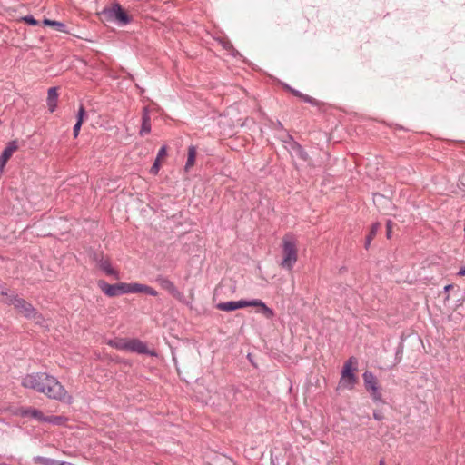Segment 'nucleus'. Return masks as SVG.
I'll return each mask as SVG.
<instances>
[{
	"label": "nucleus",
	"mask_w": 465,
	"mask_h": 465,
	"mask_svg": "<svg viewBox=\"0 0 465 465\" xmlns=\"http://www.w3.org/2000/svg\"><path fill=\"white\" fill-rule=\"evenodd\" d=\"M197 150L193 145L189 146L188 148V156L187 161L184 165L185 172H189V170L193 166L196 159Z\"/></svg>",
	"instance_id": "nucleus-16"
},
{
	"label": "nucleus",
	"mask_w": 465,
	"mask_h": 465,
	"mask_svg": "<svg viewBox=\"0 0 465 465\" xmlns=\"http://www.w3.org/2000/svg\"><path fill=\"white\" fill-rule=\"evenodd\" d=\"M128 351L140 354L149 353L146 344L138 339H129Z\"/></svg>",
	"instance_id": "nucleus-11"
},
{
	"label": "nucleus",
	"mask_w": 465,
	"mask_h": 465,
	"mask_svg": "<svg viewBox=\"0 0 465 465\" xmlns=\"http://www.w3.org/2000/svg\"><path fill=\"white\" fill-rule=\"evenodd\" d=\"M277 127H282V124L278 123Z\"/></svg>",
	"instance_id": "nucleus-42"
},
{
	"label": "nucleus",
	"mask_w": 465,
	"mask_h": 465,
	"mask_svg": "<svg viewBox=\"0 0 465 465\" xmlns=\"http://www.w3.org/2000/svg\"><path fill=\"white\" fill-rule=\"evenodd\" d=\"M282 268L292 271L298 260L297 241L292 234H286L282 241Z\"/></svg>",
	"instance_id": "nucleus-3"
},
{
	"label": "nucleus",
	"mask_w": 465,
	"mask_h": 465,
	"mask_svg": "<svg viewBox=\"0 0 465 465\" xmlns=\"http://www.w3.org/2000/svg\"><path fill=\"white\" fill-rule=\"evenodd\" d=\"M223 45L225 49H228V50L232 47V45L228 42H223Z\"/></svg>",
	"instance_id": "nucleus-34"
},
{
	"label": "nucleus",
	"mask_w": 465,
	"mask_h": 465,
	"mask_svg": "<svg viewBox=\"0 0 465 465\" xmlns=\"http://www.w3.org/2000/svg\"><path fill=\"white\" fill-rule=\"evenodd\" d=\"M458 275L459 276H465V266L460 268V270L458 272Z\"/></svg>",
	"instance_id": "nucleus-33"
},
{
	"label": "nucleus",
	"mask_w": 465,
	"mask_h": 465,
	"mask_svg": "<svg viewBox=\"0 0 465 465\" xmlns=\"http://www.w3.org/2000/svg\"><path fill=\"white\" fill-rule=\"evenodd\" d=\"M156 282L159 283V285L163 289H164L165 291L169 292L174 297H177L178 295H180V292L177 290V288L175 287V285L168 278H165V277H163V276H159L156 279Z\"/></svg>",
	"instance_id": "nucleus-12"
},
{
	"label": "nucleus",
	"mask_w": 465,
	"mask_h": 465,
	"mask_svg": "<svg viewBox=\"0 0 465 465\" xmlns=\"http://www.w3.org/2000/svg\"><path fill=\"white\" fill-rule=\"evenodd\" d=\"M18 145L15 140L11 141L7 143L6 147L4 149L2 154L0 155V171L4 169L7 161L10 159L12 154L17 150Z\"/></svg>",
	"instance_id": "nucleus-9"
},
{
	"label": "nucleus",
	"mask_w": 465,
	"mask_h": 465,
	"mask_svg": "<svg viewBox=\"0 0 465 465\" xmlns=\"http://www.w3.org/2000/svg\"><path fill=\"white\" fill-rule=\"evenodd\" d=\"M81 126H82V124L75 123V124H74V126L73 128V133H74V137L78 136L80 129H81Z\"/></svg>",
	"instance_id": "nucleus-30"
},
{
	"label": "nucleus",
	"mask_w": 465,
	"mask_h": 465,
	"mask_svg": "<svg viewBox=\"0 0 465 465\" xmlns=\"http://www.w3.org/2000/svg\"><path fill=\"white\" fill-rule=\"evenodd\" d=\"M63 420L64 419L61 416H48V417L45 416V419L43 420V421L59 425L63 422Z\"/></svg>",
	"instance_id": "nucleus-22"
},
{
	"label": "nucleus",
	"mask_w": 465,
	"mask_h": 465,
	"mask_svg": "<svg viewBox=\"0 0 465 465\" xmlns=\"http://www.w3.org/2000/svg\"><path fill=\"white\" fill-rule=\"evenodd\" d=\"M357 359L351 357L343 365L339 386L342 389L352 390L357 382L355 371H357Z\"/></svg>",
	"instance_id": "nucleus-4"
},
{
	"label": "nucleus",
	"mask_w": 465,
	"mask_h": 465,
	"mask_svg": "<svg viewBox=\"0 0 465 465\" xmlns=\"http://www.w3.org/2000/svg\"><path fill=\"white\" fill-rule=\"evenodd\" d=\"M0 465H7V464H5V463H0Z\"/></svg>",
	"instance_id": "nucleus-43"
},
{
	"label": "nucleus",
	"mask_w": 465,
	"mask_h": 465,
	"mask_svg": "<svg viewBox=\"0 0 465 465\" xmlns=\"http://www.w3.org/2000/svg\"><path fill=\"white\" fill-rule=\"evenodd\" d=\"M150 115V111L148 106H144L143 108L142 116Z\"/></svg>",
	"instance_id": "nucleus-32"
},
{
	"label": "nucleus",
	"mask_w": 465,
	"mask_h": 465,
	"mask_svg": "<svg viewBox=\"0 0 465 465\" xmlns=\"http://www.w3.org/2000/svg\"><path fill=\"white\" fill-rule=\"evenodd\" d=\"M33 460L35 463H39L42 465H60V463H61L60 460L51 459V458L43 457V456H35L33 458Z\"/></svg>",
	"instance_id": "nucleus-19"
},
{
	"label": "nucleus",
	"mask_w": 465,
	"mask_h": 465,
	"mask_svg": "<svg viewBox=\"0 0 465 465\" xmlns=\"http://www.w3.org/2000/svg\"><path fill=\"white\" fill-rule=\"evenodd\" d=\"M10 302L14 305V307L20 313H22L26 318H31V317L41 318V314H38L35 312V308L30 303L25 302V300L18 298V297H13L10 300Z\"/></svg>",
	"instance_id": "nucleus-7"
},
{
	"label": "nucleus",
	"mask_w": 465,
	"mask_h": 465,
	"mask_svg": "<svg viewBox=\"0 0 465 465\" xmlns=\"http://www.w3.org/2000/svg\"><path fill=\"white\" fill-rule=\"evenodd\" d=\"M151 132V116L145 115L142 116V124L141 129L139 131V134L141 136H144Z\"/></svg>",
	"instance_id": "nucleus-18"
},
{
	"label": "nucleus",
	"mask_w": 465,
	"mask_h": 465,
	"mask_svg": "<svg viewBox=\"0 0 465 465\" xmlns=\"http://www.w3.org/2000/svg\"><path fill=\"white\" fill-rule=\"evenodd\" d=\"M167 148L166 146H162L160 150L158 151L156 159L161 160V158L164 157L166 155Z\"/></svg>",
	"instance_id": "nucleus-28"
},
{
	"label": "nucleus",
	"mask_w": 465,
	"mask_h": 465,
	"mask_svg": "<svg viewBox=\"0 0 465 465\" xmlns=\"http://www.w3.org/2000/svg\"><path fill=\"white\" fill-rule=\"evenodd\" d=\"M97 264L105 274L114 276L117 280L120 278L118 272L112 267L111 262L107 258L102 257L97 260Z\"/></svg>",
	"instance_id": "nucleus-10"
},
{
	"label": "nucleus",
	"mask_w": 465,
	"mask_h": 465,
	"mask_svg": "<svg viewBox=\"0 0 465 465\" xmlns=\"http://www.w3.org/2000/svg\"><path fill=\"white\" fill-rule=\"evenodd\" d=\"M23 19L25 23H27L30 25H38V21L36 19H35L34 16H32V15H26Z\"/></svg>",
	"instance_id": "nucleus-26"
},
{
	"label": "nucleus",
	"mask_w": 465,
	"mask_h": 465,
	"mask_svg": "<svg viewBox=\"0 0 465 465\" xmlns=\"http://www.w3.org/2000/svg\"><path fill=\"white\" fill-rule=\"evenodd\" d=\"M104 14L109 19L116 21L119 25H125L130 22L129 16L118 4H115L111 8L104 10Z\"/></svg>",
	"instance_id": "nucleus-8"
},
{
	"label": "nucleus",
	"mask_w": 465,
	"mask_h": 465,
	"mask_svg": "<svg viewBox=\"0 0 465 465\" xmlns=\"http://www.w3.org/2000/svg\"><path fill=\"white\" fill-rule=\"evenodd\" d=\"M302 99L304 101V102H307L309 104H314L316 105L317 104V102L314 98L307 95V94H302Z\"/></svg>",
	"instance_id": "nucleus-27"
},
{
	"label": "nucleus",
	"mask_w": 465,
	"mask_h": 465,
	"mask_svg": "<svg viewBox=\"0 0 465 465\" xmlns=\"http://www.w3.org/2000/svg\"><path fill=\"white\" fill-rule=\"evenodd\" d=\"M85 115V110L83 106H80L78 113H77V121L76 123L83 124L84 117Z\"/></svg>",
	"instance_id": "nucleus-23"
},
{
	"label": "nucleus",
	"mask_w": 465,
	"mask_h": 465,
	"mask_svg": "<svg viewBox=\"0 0 465 465\" xmlns=\"http://www.w3.org/2000/svg\"><path fill=\"white\" fill-rule=\"evenodd\" d=\"M98 286L103 291V292L108 297H115L122 294L134 293V282H120L116 284H109L104 281H99Z\"/></svg>",
	"instance_id": "nucleus-6"
},
{
	"label": "nucleus",
	"mask_w": 465,
	"mask_h": 465,
	"mask_svg": "<svg viewBox=\"0 0 465 465\" xmlns=\"http://www.w3.org/2000/svg\"><path fill=\"white\" fill-rule=\"evenodd\" d=\"M364 387L374 403H384L381 387L376 376L371 371H365L362 374Z\"/></svg>",
	"instance_id": "nucleus-5"
},
{
	"label": "nucleus",
	"mask_w": 465,
	"mask_h": 465,
	"mask_svg": "<svg viewBox=\"0 0 465 465\" xmlns=\"http://www.w3.org/2000/svg\"><path fill=\"white\" fill-rule=\"evenodd\" d=\"M17 414L22 417H31L39 421H43L45 419V415L40 411L34 408H21L18 410Z\"/></svg>",
	"instance_id": "nucleus-13"
},
{
	"label": "nucleus",
	"mask_w": 465,
	"mask_h": 465,
	"mask_svg": "<svg viewBox=\"0 0 465 465\" xmlns=\"http://www.w3.org/2000/svg\"><path fill=\"white\" fill-rule=\"evenodd\" d=\"M373 237H371V235H368L367 238H366V242H365V245L366 247H368L371 243V241Z\"/></svg>",
	"instance_id": "nucleus-35"
},
{
	"label": "nucleus",
	"mask_w": 465,
	"mask_h": 465,
	"mask_svg": "<svg viewBox=\"0 0 465 465\" xmlns=\"http://www.w3.org/2000/svg\"><path fill=\"white\" fill-rule=\"evenodd\" d=\"M58 92L56 87H51L47 92V106L48 110L53 113L57 107Z\"/></svg>",
	"instance_id": "nucleus-14"
},
{
	"label": "nucleus",
	"mask_w": 465,
	"mask_h": 465,
	"mask_svg": "<svg viewBox=\"0 0 465 465\" xmlns=\"http://www.w3.org/2000/svg\"><path fill=\"white\" fill-rule=\"evenodd\" d=\"M277 127H282V124L278 123Z\"/></svg>",
	"instance_id": "nucleus-41"
},
{
	"label": "nucleus",
	"mask_w": 465,
	"mask_h": 465,
	"mask_svg": "<svg viewBox=\"0 0 465 465\" xmlns=\"http://www.w3.org/2000/svg\"><path fill=\"white\" fill-rule=\"evenodd\" d=\"M373 418L377 420H381L383 419V416L379 411H374Z\"/></svg>",
	"instance_id": "nucleus-31"
},
{
	"label": "nucleus",
	"mask_w": 465,
	"mask_h": 465,
	"mask_svg": "<svg viewBox=\"0 0 465 465\" xmlns=\"http://www.w3.org/2000/svg\"><path fill=\"white\" fill-rule=\"evenodd\" d=\"M25 388L44 393L50 399L71 403L72 397L58 380L46 372H36L26 375L22 381Z\"/></svg>",
	"instance_id": "nucleus-1"
},
{
	"label": "nucleus",
	"mask_w": 465,
	"mask_h": 465,
	"mask_svg": "<svg viewBox=\"0 0 465 465\" xmlns=\"http://www.w3.org/2000/svg\"><path fill=\"white\" fill-rule=\"evenodd\" d=\"M452 288V285L449 284L444 287L445 292H449Z\"/></svg>",
	"instance_id": "nucleus-38"
},
{
	"label": "nucleus",
	"mask_w": 465,
	"mask_h": 465,
	"mask_svg": "<svg viewBox=\"0 0 465 465\" xmlns=\"http://www.w3.org/2000/svg\"><path fill=\"white\" fill-rule=\"evenodd\" d=\"M379 465H386V464H385V461L383 460H381L380 462H379Z\"/></svg>",
	"instance_id": "nucleus-40"
},
{
	"label": "nucleus",
	"mask_w": 465,
	"mask_h": 465,
	"mask_svg": "<svg viewBox=\"0 0 465 465\" xmlns=\"http://www.w3.org/2000/svg\"><path fill=\"white\" fill-rule=\"evenodd\" d=\"M292 92L296 96H299V97H301V98H302V94H303L300 93V92H299V91H297V90H292Z\"/></svg>",
	"instance_id": "nucleus-36"
},
{
	"label": "nucleus",
	"mask_w": 465,
	"mask_h": 465,
	"mask_svg": "<svg viewBox=\"0 0 465 465\" xmlns=\"http://www.w3.org/2000/svg\"><path fill=\"white\" fill-rule=\"evenodd\" d=\"M30 319H33L35 321V323L41 325V326H44L45 328H48L49 325L48 323L46 322V321L43 318V316L41 315V318H37V317H31Z\"/></svg>",
	"instance_id": "nucleus-24"
},
{
	"label": "nucleus",
	"mask_w": 465,
	"mask_h": 465,
	"mask_svg": "<svg viewBox=\"0 0 465 465\" xmlns=\"http://www.w3.org/2000/svg\"><path fill=\"white\" fill-rule=\"evenodd\" d=\"M379 228H380V223H377L372 224L369 235H371V237H374L378 232Z\"/></svg>",
	"instance_id": "nucleus-29"
},
{
	"label": "nucleus",
	"mask_w": 465,
	"mask_h": 465,
	"mask_svg": "<svg viewBox=\"0 0 465 465\" xmlns=\"http://www.w3.org/2000/svg\"><path fill=\"white\" fill-rule=\"evenodd\" d=\"M391 230H388L387 229V237L390 238L391 237Z\"/></svg>",
	"instance_id": "nucleus-39"
},
{
	"label": "nucleus",
	"mask_w": 465,
	"mask_h": 465,
	"mask_svg": "<svg viewBox=\"0 0 465 465\" xmlns=\"http://www.w3.org/2000/svg\"><path fill=\"white\" fill-rule=\"evenodd\" d=\"M292 149V153H294L300 159L304 160V161L307 159V153L297 143H293Z\"/></svg>",
	"instance_id": "nucleus-20"
},
{
	"label": "nucleus",
	"mask_w": 465,
	"mask_h": 465,
	"mask_svg": "<svg viewBox=\"0 0 465 465\" xmlns=\"http://www.w3.org/2000/svg\"><path fill=\"white\" fill-rule=\"evenodd\" d=\"M108 344L117 350L128 351L129 339H115L109 341Z\"/></svg>",
	"instance_id": "nucleus-17"
},
{
	"label": "nucleus",
	"mask_w": 465,
	"mask_h": 465,
	"mask_svg": "<svg viewBox=\"0 0 465 465\" xmlns=\"http://www.w3.org/2000/svg\"><path fill=\"white\" fill-rule=\"evenodd\" d=\"M44 24L47 25H51L53 27H55L60 32H64V31L65 25H64V24H63L61 22L54 21V20L45 19L44 21Z\"/></svg>",
	"instance_id": "nucleus-21"
},
{
	"label": "nucleus",
	"mask_w": 465,
	"mask_h": 465,
	"mask_svg": "<svg viewBox=\"0 0 465 465\" xmlns=\"http://www.w3.org/2000/svg\"><path fill=\"white\" fill-rule=\"evenodd\" d=\"M133 292L134 293L144 292L151 296L158 295V292L153 288H152L148 285H145V284L138 283V282H134Z\"/></svg>",
	"instance_id": "nucleus-15"
},
{
	"label": "nucleus",
	"mask_w": 465,
	"mask_h": 465,
	"mask_svg": "<svg viewBox=\"0 0 465 465\" xmlns=\"http://www.w3.org/2000/svg\"><path fill=\"white\" fill-rule=\"evenodd\" d=\"M392 222L391 220H388L386 223V226L388 230H391Z\"/></svg>",
	"instance_id": "nucleus-37"
},
{
	"label": "nucleus",
	"mask_w": 465,
	"mask_h": 465,
	"mask_svg": "<svg viewBox=\"0 0 465 465\" xmlns=\"http://www.w3.org/2000/svg\"><path fill=\"white\" fill-rule=\"evenodd\" d=\"M159 170H160V161H159V159H155L153 166L151 167L150 172L153 174H157Z\"/></svg>",
	"instance_id": "nucleus-25"
},
{
	"label": "nucleus",
	"mask_w": 465,
	"mask_h": 465,
	"mask_svg": "<svg viewBox=\"0 0 465 465\" xmlns=\"http://www.w3.org/2000/svg\"><path fill=\"white\" fill-rule=\"evenodd\" d=\"M245 307L259 308V312L262 313L266 319H272L274 316V312L272 311V309L268 307L260 299L230 301L225 302H220L216 305L217 309L223 312H232Z\"/></svg>",
	"instance_id": "nucleus-2"
}]
</instances>
